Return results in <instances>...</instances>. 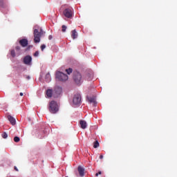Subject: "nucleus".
Masks as SVG:
<instances>
[{
    "label": "nucleus",
    "instance_id": "1",
    "mask_svg": "<svg viewBox=\"0 0 177 177\" xmlns=\"http://www.w3.org/2000/svg\"><path fill=\"white\" fill-rule=\"evenodd\" d=\"M44 32L42 30V28H40V31H38L37 29H35L33 32V35H34V41L35 44H38L39 42L41 41V37L44 35Z\"/></svg>",
    "mask_w": 177,
    "mask_h": 177
},
{
    "label": "nucleus",
    "instance_id": "2",
    "mask_svg": "<svg viewBox=\"0 0 177 177\" xmlns=\"http://www.w3.org/2000/svg\"><path fill=\"white\" fill-rule=\"evenodd\" d=\"M48 110L51 114H56V113L59 111V105L57 104V102L54 100L50 102Z\"/></svg>",
    "mask_w": 177,
    "mask_h": 177
},
{
    "label": "nucleus",
    "instance_id": "3",
    "mask_svg": "<svg viewBox=\"0 0 177 177\" xmlns=\"http://www.w3.org/2000/svg\"><path fill=\"white\" fill-rule=\"evenodd\" d=\"M55 78L58 80V81L64 82L67 81V80H68V76L62 72L57 71L56 72V74H55Z\"/></svg>",
    "mask_w": 177,
    "mask_h": 177
},
{
    "label": "nucleus",
    "instance_id": "4",
    "mask_svg": "<svg viewBox=\"0 0 177 177\" xmlns=\"http://www.w3.org/2000/svg\"><path fill=\"white\" fill-rule=\"evenodd\" d=\"M73 80L77 85L82 84V75L80 72H75L73 73Z\"/></svg>",
    "mask_w": 177,
    "mask_h": 177
},
{
    "label": "nucleus",
    "instance_id": "5",
    "mask_svg": "<svg viewBox=\"0 0 177 177\" xmlns=\"http://www.w3.org/2000/svg\"><path fill=\"white\" fill-rule=\"evenodd\" d=\"M62 88L61 86H55L53 91V97H59V96L62 95Z\"/></svg>",
    "mask_w": 177,
    "mask_h": 177
},
{
    "label": "nucleus",
    "instance_id": "6",
    "mask_svg": "<svg viewBox=\"0 0 177 177\" xmlns=\"http://www.w3.org/2000/svg\"><path fill=\"white\" fill-rule=\"evenodd\" d=\"M73 102L76 106L81 104V95L75 94L73 97Z\"/></svg>",
    "mask_w": 177,
    "mask_h": 177
},
{
    "label": "nucleus",
    "instance_id": "7",
    "mask_svg": "<svg viewBox=\"0 0 177 177\" xmlns=\"http://www.w3.org/2000/svg\"><path fill=\"white\" fill-rule=\"evenodd\" d=\"M64 15L68 19H71V17H73V10L70 8H66L64 10Z\"/></svg>",
    "mask_w": 177,
    "mask_h": 177
},
{
    "label": "nucleus",
    "instance_id": "8",
    "mask_svg": "<svg viewBox=\"0 0 177 177\" xmlns=\"http://www.w3.org/2000/svg\"><path fill=\"white\" fill-rule=\"evenodd\" d=\"M31 62H32V57L30 55H26L24 58V64H26L27 66L31 65Z\"/></svg>",
    "mask_w": 177,
    "mask_h": 177
},
{
    "label": "nucleus",
    "instance_id": "9",
    "mask_svg": "<svg viewBox=\"0 0 177 177\" xmlns=\"http://www.w3.org/2000/svg\"><path fill=\"white\" fill-rule=\"evenodd\" d=\"M19 44L23 48H26V46L28 45V40H27V39H22L19 40Z\"/></svg>",
    "mask_w": 177,
    "mask_h": 177
},
{
    "label": "nucleus",
    "instance_id": "10",
    "mask_svg": "<svg viewBox=\"0 0 177 177\" xmlns=\"http://www.w3.org/2000/svg\"><path fill=\"white\" fill-rule=\"evenodd\" d=\"M77 171L79 172L80 176H84L85 175V169L82 167V166H79L77 167Z\"/></svg>",
    "mask_w": 177,
    "mask_h": 177
},
{
    "label": "nucleus",
    "instance_id": "11",
    "mask_svg": "<svg viewBox=\"0 0 177 177\" xmlns=\"http://www.w3.org/2000/svg\"><path fill=\"white\" fill-rule=\"evenodd\" d=\"M8 121H10V124H12V125H16V119H15V118H13V116L9 115L8 116Z\"/></svg>",
    "mask_w": 177,
    "mask_h": 177
},
{
    "label": "nucleus",
    "instance_id": "12",
    "mask_svg": "<svg viewBox=\"0 0 177 177\" xmlns=\"http://www.w3.org/2000/svg\"><path fill=\"white\" fill-rule=\"evenodd\" d=\"M90 103H93V106H96V98L95 97H88Z\"/></svg>",
    "mask_w": 177,
    "mask_h": 177
},
{
    "label": "nucleus",
    "instance_id": "13",
    "mask_svg": "<svg viewBox=\"0 0 177 177\" xmlns=\"http://www.w3.org/2000/svg\"><path fill=\"white\" fill-rule=\"evenodd\" d=\"M80 127H81L82 129H86L87 124H86V122L85 120H80Z\"/></svg>",
    "mask_w": 177,
    "mask_h": 177
},
{
    "label": "nucleus",
    "instance_id": "14",
    "mask_svg": "<svg viewBox=\"0 0 177 177\" xmlns=\"http://www.w3.org/2000/svg\"><path fill=\"white\" fill-rule=\"evenodd\" d=\"M0 6L1 8H6L8 6V1L6 0H0Z\"/></svg>",
    "mask_w": 177,
    "mask_h": 177
},
{
    "label": "nucleus",
    "instance_id": "15",
    "mask_svg": "<svg viewBox=\"0 0 177 177\" xmlns=\"http://www.w3.org/2000/svg\"><path fill=\"white\" fill-rule=\"evenodd\" d=\"M46 95L48 97H52L53 96V91L52 89H48L46 91Z\"/></svg>",
    "mask_w": 177,
    "mask_h": 177
},
{
    "label": "nucleus",
    "instance_id": "16",
    "mask_svg": "<svg viewBox=\"0 0 177 177\" xmlns=\"http://www.w3.org/2000/svg\"><path fill=\"white\" fill-rule=\"evenodd\" d=\"M71 37L73 39H75L78 37V33H77V30H72Z\"/></svg>",
    "mask_w": 177,
    "mask_h": 177
},
{
    "label": "nucleus",
    "instance_id": "17",
    "mask_svg": "<svg viewBox=\"0 0 177 177\" xmlns=\"http://www.w3.org/2000/svg\"><path fill=\"white\" fill-rule=\"evenodd\" d=\"M45 80L46 81V82H50V73H48L46 75V77H45Z\"/></svg>",
    "mask_w": 177,
    "mask_h": 177
},
{
    "label": "nucleus",
    "instance_id": "18",
    "mask_svg": "<svg viewBox=\"0 0 177 177\" xmlns=\"http://www.w3.org/2000/svg\"><path fill=\"white\" fill-rule=\"evenodd\" d=\"M99 146H100L99 141L96 140L95 142H94V143H93L94 149H97V147H99Z\"/></svg>",
    "mask_w": 177,
    "mask_h": 177
},
{
    "label": "nucleus",
    "instance_id": "19",
    "mask_svg": "<svg viewBox=\"0 0 177 177\" xmlns=\"http://www.w3.org/2000/svg\"><path fill=\"white\" fill-rule=\"evenodd\" d=\"M66 72L67 73V74H68V75H70V74H71V73H73V68H69L68 69H66Z\"/></svg>",
    "mask_w": 177,
    "mask_h": 177
},
{
    "label": "nucleus",
    "instance_id": "20",
    "mask_svg": "<svg viewBox=\"0 0 177 177\" xmlns=\"http://www.w3.org/2000/svg\"><path fill=\"white\" fill-rule=\"evenodd\" d=\"M10 55L12 57H16V53L15 52V50H11Z\"/></svg>",
    "mask_w": 177,
    "mask_h": 177
},
{
    "label": "nucleus",
    "instance_id": "21",
    "mask_svg": "<svg viewBox=\"0 0 177 177\" xmlns=\"http://www.w3.org/2000/svg\"><path fill=\"white\" fill-rule=\"evenodd\" d=\"M1 136L3 139H6V138H8V133H6V132H4L1 134Z\"/></svg>",
    "mask_w": 177,
    "mask_h": 177
},
{
    "label": "nucleus",
    "instance_id": "22",
    "mask_svg": "<svg viewBox=\"0 0 177 177\" xmlns=\"http://www.w3.org/2000/svg\"><path fill=\"white\" fill-rule=\"evenodd\" d=\"M14 141L16 142V143H18V142H20V138H19L18 136H15L14 138Z\"/></svg>",
    "mask_w": 177,
    "mask_h": 177
},
{
    "label": "nucleus",
    "instance_id": "23",
    "mask_svg": "<svg viewBox=\"0 0 177 177\" xmlns=\"http://www.w3.org/2000/svg\"><path fill=\"white\" fill-rule=\"evenodd\" d=\"M62 32H66V30H67V26H66L65 25H63L62 26Z\"/></svg>",
    "mask_w": 177,
    "mask_h": 177
},
{
    "label": "nucleus",
    "instance_id": "24",
    "mask_svg": "<svg viewBox=\"0 0 177 177\" xmlns=\"http://www.w3.org/2000/svg\"><path fill=\"white\" fill-rule=\"evenodd\" d=\"M39 55V51H36L34 54L33 56H35V57H37V56Z\"/></svg>",
    "mask_w": 177,
    "mask_h": 177
},
{
    "label": "nucleus",
    "instance_id": "25",
    "mask_svg": "<svg viewBox=\"0 0 177 177\" xmlns=\"http://www.w3.org/2000/svg\"><path fill=\"white\" fill-rule=\"evenodd\" d=\"M45 48H46V46L45 44H42V45L41 46V50L42 51H44V49H45Z\"/></svg>",
    "mask_w": 177,
    "mask_h": 177
},
{
    "label": "nucleus",
    "instance_id": "26",
    "mask_svg": "<svg viewBox=\"0 0 177 177\" xmlns=\"http://www.w3.org/2000/svg\"><path fill=\"white\" fill-rule=\"evenodd\" d=\"M15 49H16V50L19 51V50H20L21 48H20V46H17L15 47Z\"/></svg>",
    "mask_w": 177,
    "mask_h": 177
},
{
    "label": "nucleus",
    "instance_id": "27",
    "mask_svg": "<svg viewBox=\"0 0 177 177\" xmlns=\"http://www.w3.org/2000/svg\"><path fill=\"white\" fill-rule=\"evenodd\" d=\"M14 169H15V171H16L17 172H19V169H17V167L15 166V167H14Z\"/></svg>",
    "mask_w": 177,
    "mask_h": 177
},
{
    "label": "nucleus",
    "instance_id": "28",
    "mask_svg": "<svg viewBox=\"0 0 177 177\" xmlns=\"http://www.w3.org/2000/svg\"><path fill=\"white\" fill-rule=\"evenodd\" d=\"M52 38H53V37H52V35H49V36H48V39H52Z\"/></svg>",
    "mask_w": 177,
    "mask_h": 177
},
{
    "label": "nucleus",
    "instance_id": "29",
    "mask_svg": "<svg viewBox=\"0 0 177 177\" xmlns=\"http://www.w3.org/2000/svg\"><path fill=\"white\" fill-rule=\"evenodd\" d=\"M100 160H103V155H100Z\"/></svg>",
    "mask_w": 177,
    "mask_h": 177
},
{
    "label": "nucleus",
    "instance_id": "30",
    "mask_svg": "<svg viewBox=\"0 0 177 177\" xmlns=\"http://www.w3.org/2000/svg\"><path fill=\"white\" fill-rule=\"evenodd\" d=\"M97 174L98 175H102V171H99Z\"/></svg>",
    "mask_w": 177,
    "mask_h": 177
},
{
    "label": "nucleus",
    "instance_id": "31",
    "mask_svg": "<svg viewBox=\"0 0 177 177\" xmlns=\"http://www.w3.org/2000/svg\"><path fill=\"white\" fill-rule=\"evenodd\" d=\"M19 95H20V96H23L24 94H23V93H20Z\"/></svg>",
    "mask_w": 177,
    "mask_h": 177
},
{
    "label": "nucleus",
    "instance_id": "32",
    "mask_svg": "<svg viewBox=\"0 0 177 177\" xmlns=\"http://www.w3.org/2000/svg\"><path fill=\"white\" fill-rule=\"evenodd\" d=\"M95 176H99V174L98 173L95 174Z\"/></svg>",
    "mask_w": 177,
    "mask_h": 177
},
{
    "label": "nucleus",
    "instance_id": "33",
    "mask_svg": "<svg viewBox=\"0 0 177 177\" xmlns=\"http://www.w3.org/2000/svg\"><path fill=\"white\" fill-rule=\"evenodd\" d=\"M28 80H30V76H28Z\"/></svg>",
    "mask_w": 177,
    "mask_h": 177
},
{
    "label": "nucleus",
    "instance_id": "34",
    "mask_svg": "<svg viewBox=\"0 0 177 177\" xmlns=\"http://www.w3.org/2000/svg\"><path fill=\"white\" fill-rule=\"evenodd\" d=\"M65 177H68V176H65Z\"/></svg>",
    "mask_w": 177,
    "mask_h": 177
}]
</instances>
